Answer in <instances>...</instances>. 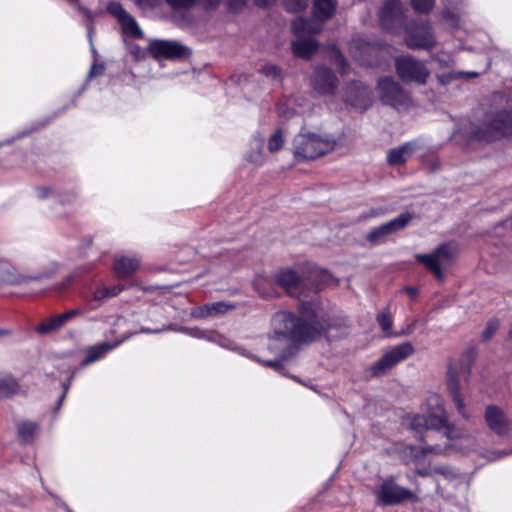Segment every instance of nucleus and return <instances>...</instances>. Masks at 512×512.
<instances>
[{"mask_svg":"<svg viewBox=\"0 0 512 512\" xmlns=\"http://www.w3.org/2000/svg\"><path fill=\"white\" fill-rule=\"evenodd\" d=\"M412 496V492L394 484L393 481H384L378 493V498L385 505H393Z\"/></svg>","mask_w":512,"mask_h":512,"instance_id":"nucleus-22","label":"nucleus"},{"mask_svg":"<svg viewBox=\"0 0 512 512\" xmlns=\"http://www.w3.org/2000/svg\"><path fill=\"white\" fill-rule=\"evenodd\" d=\"M274 280L288 293H292V291L298 287L301 278L295 270L284 268L276 272Z\"/></svg>","mask_w":512,"mask_h":512,"instance_id":"nucleus-29","label":"nucleus"},{"mask_svg":"<svg viewBox=\"0 0 512 512\" xmlns=\"http://www.w3.org/2000/svg\"><path fill=\"white\" fill-rule=\"evenodd\" d=\"M411 49L430 50L436 45V40L429 24H422L409 31L405 38Z\"/></svg>","mask_w":512,"mask_h":512,"instance_id":"nucleus-16","label":"nucleus"},{"mask_svg":"<svg viewBox=\"0 0 512 512\" xmlns=\"http://www.w3.org/2000/svg\"><path fill=\"white\" fill-rule=\"evenodd\" d=\"M313 277L318 279V287L319 289L334 284L336 281L334 280L333 276L328 272L327 270L317 268L313 271Z\"/></svg>","mask_w":512,"mask_h":512,"instance_id":"nucleus-36","label":"nucleus"},{"mask_svg":"<svg viewBox=\"0 0 512 512\" xmlns=\"http://www.w3.org/2000/svg\"><path fill=\"white\" fill-rule=\"evenodd\" d=\"M74 280V275H70L68 276L64 281L63 283L61 284V286L58 287V289H64L66 288L68 285H70Z\"/></svg>","mask_w":512,"mask_h":512,"instance_id":"nucleus-57","label":"nucleus"},{"mask_svg":"<svg viewBox=\"0 0 512 512\" xmlns=\"http://www.w3.org/2000/svg\"><path fill=\"white\" fill-rule=\"evenodd\" d=\"M36 193L38 198L44 199L50 195L51 190L48 187H40L37 188Z\"/></svg>","mask_w":512,"mask_h":512,"instance_id":"nucleus-52","label":"nucleus"},{"mask_svg":"<svg viewBox=\"0 0 512 512\" xmlns=\"http://www.w3.org/2000/svg\"><path fill=\"white\" fill-rule=\"evenodd\" d=\"M20 390L17 380L10 374L0 375V399L16 395Z\"/></svg>","mask_w":512,"mask_h":512,"instance_id":"nucleus-33","label":"nucleus"},{"mask_svg":"<svg viewBox=\"0 0 512 512\" xmlns=\"http://www.w3.org/2000/svg\"><path fill=\"white\" fill-rule=\"evenodd\" d=\"M499 328V322L497 320H490L484 331L482 332V339L484 341L489 340Z\"/></svg>","mask_w":512,"mask_h":512,"instance_id":"nucleus-44","label":"nucleus"},{"mask_svg":"<svg viewBox=\"0 0 512 512\" xmlns=\"http://www.w3.org/2000/svg\"><path fill=\"white\" fill-rule=\"evenodd\" d=\"M336 0H314L313 3V20H308L309 23H317L322 26V23L332 18L336 12Z\"/></svg>","mask_w":512,"mask_h":512,"instance_id":"nucleus-26","label":"nucleus"},{"mask_svg":"<svg viewBox=\"0 0 512 512\" xmlns=\"http://www.w3.org/2000/svg\"><path fill=\"white\" fill-rule=\"evenodd\" d=\"M284 144V136L282 129H277L270 137L268 141V149L271 153L277 152L282 148Z\"/></svg>","mask_w":512,"mask_h":512,"instance_id":"nucleus-37","label":"nucleus"},{"mask_svg":"<svg viewBox=\"0 0 512 512\" xmlns=\"http://www.w3.org/2000/svg\"><path fill=\"white\" fill-rule=\"evenodd\" d=\"M511 336H512V331L510 332Z\"/></svg>","mask_w":512,"mask_h":512,"instance_id":"nucleus-63","label":"nucleus"},{"mask_svg":"<svg viewBox=\"0 0 512 512\" xmlns=\"http://www.w3.org/2000/svg\"><path fill=\"white\" fill-rule=\"evenodd\" d=\"M91 31H92V29H91V27L89 26V27H88V35H89V37H91Z\"/></svg>","mask_w":512,"mask_h":512,"instance_id":"nucleus-61","label":"nucleus"},{"mask_svg":"<svg viewBox=\"0 0 512 512\" xmlns=\"http://www.w3.org/2000/svg\"><path fill=\"white\" fill-rule=\"evenodd\" d=\"M150 54L156 58L178 59L190 55V49L179 42L171 40H151L148 45Z\"/></svg>","mask_w":512,"mask_h":512,"instance_id":"nucleus-11","label":"nucleus"},{"mask_svg":"<svg viewBox=\"0 0 512 512\" xmlns=\"http://www.w3.org/2000/svg\"><path fill=\"white\" fill-rule=\"evenodd\" d=\"M395 69L399 78L405 83L424 85L430 75L425 63L410 55H402L395 59Z\"/></svg>","mask_w":512,"mask_h":512,"instance_id":"nucleus-8","label":"nucleus"},{"mask_svg":"<svg viewBox=\"0 0 512 512\" xmlns=\"http://www.w3.org/2000/svg\"><path fill=\"white\" fill-rule=\"evenodd\" d=\"M312 86L322 96H334L338 89V79L328 67L318 66L313 73Z\"/></svg>","mask_w":512,"mask_h":512,"instance_id":"nucleus-13","label":"nucleus"},{"mask_svg":"<svg viewBox=\"0 0 512 512\" xmlns=\"http://www.w3.org/2000/svg\"><path fill=\"white\" fill-rule=\"evenodd\" d=\"M166 329L176 330V328L169 326L168 328H163V329H158V330H150L147 328H142L141 332H143V333H159ZM177 331L183 332V333H185L189 336H192L194 338L207 339L209 341L217 343L218 345H220L224 348H228V349H232V350L236 349V347L233 345V343L229 339L225 338L224 336L213 334L212 332H208L205 330H201L198 327H193V328L181 327V328L177 329Z\"/></svg>","mask_w":512,"mask_h":512,"instance_id":"nucleus-20","label":"nucleus"},{"mask_svg":"<svg viewBox=\"0 0 512 512\" xmlns=\"http://www.w3.org/2000/svg\"><path fill=\"white\" fill-rule=\"evenodd\" d=\"M301 317L288 311H279L272 317L273 332L269 338L268 349L278 355L280 359L261 361L256 356L246 353L243 348H236L240 354L260 362L276 371H281V360L289 359L294 354V342L313 341L322 333L330 331L337 326L321 304L316 300L303 301L300 305Z\"/></svg>","mask_w":512,"mask_h":512,"instance_id":"nucleus-1","label":"nucleus"},{"mask_svg":"<svg viewBox=\"0 0 512 512\" xmlns=\"http://www.w3.org/2000/svg\"><path fill=\"white\" fill-rule=\"evenodd\" d=\"M417 148V143L414 141L393 148L387 153V161L390 165H401L411 157Z\"/></svg>","mask_w":512,"mask_h":512,"instance_id":"nucleus-28","label":"nucleus"},{"mask_svg":"<svg viewBox=\"0 0 512 512\" xmlns=\"http://www.w3.org/2000/svg\"><path fill=\"white\" fill-rule=\"evenodd\" d=\"M377 322L383 332H385L388 335H392V333H391L392 315L388 308H385L381 312L378 313ZM413 326H414V324L409 326V328L407 330H403L401 332L394 333L393 336L399 337V336H403V335H409L413 331Z\"/></svg>","mask_w":512,"mask_h":512,"instance_id":"nucleus-31","label":"nucleus"},{"mask_svg":"<svg viewBox=\"0 0 512 512\" xmlns=\"http://www.w3.org/2000/svg\"><path fill=\"white\" fill-rule=\"evenodd\" d=\"M435 0H411L413 9L418 13H428L432 10Z\"/></svg>","mask_w":512,"mask_h":512,"instance_id":"nucleus-38","label":"nucleus"},{"mask_svg":"<svg viewBox=\"0 0 512 512\" xmlns=\"http://www.w3.org/2000/svg\"><path fill=\"white\" fill-rule=\"evenodd\" d=\"M106 286L96 285L95 287H84L80 292V296L86 303L88 311L98 309L103 300L107 298Z\"/></svg>","mask_w":512,"mask_h":512,"instance_id":"nucleus-25","label":"nucleus"},{"mask_svg":"<svg viewBox=\"0 0 512 512\" xmlns=\"http://www.w3.org/2000/svg\"><path fill=\"white\" fill-rule=\"evenodd\" d=\"M412 215L410 213H402L396 218L390 220L387 223H384L375 229L371 230L366 239L369 243L376 245L382 243L385 238L395 233L398 230L403 229L408 223L411 221Z\"/></svg>","mask_w":512,"mask_h":512,"instance_id":"nucleus-12","label":"nucleus"},{"mask_svg":"<svg viewBox=\"0 0 512 512\" xmlns=\"http://www.w3.org/2000/svg\"><path fill=\"white\" fill-rule=\"evenodd\" d=\"M248 0H228L227 6L231 12L241 11L247 4Z\"/></svg>","mask_w":512,"mask_h":512,"instance_id":"nucleus-45","label":"nucleus"},{"mask_svg":"<svg viewBox=\"0 0 512 512\" xmlns=\"http://www.w3.org/2000/svg\"><path fill=\"white\" fill-rule=\"evenodd\" d=\"M415 349L410 342H403L391 347L382 357L370 367L371 375L379 377L391 368L413 355Z\"/></svg>","mask_w":512,"mask_h":512,"instance_id":"nucleus-9","label":"nucleus"},{"mask_svg":"<svg viewBox=\"0 0 512 512\" xmlns=\"http://www.w3.org/2000/svg\"><path fill=\"white\" fill-rule=\"evenodd\" d=\"M321 30L320 24L309 23L303 18L295 19L292 22V31L297 39L292 42L293 54L301 58H310L318 48V43L312 36Z\"/></svg>","mask_w":512,"mask_h":512,"instance_id":"nucleus-6","label":"nucleus"},{"mask_svg":"<svg viewBox=\"0 0 512 512\" xmlns=\"http://www.w3.org/2000/svg\"><path fill=\"white\" fill-rule=\"evenodd\" d=\"M78 9L87 19H92L93 18V13L90 12L88 9L84 8L81 5H78Z\"/></svg>","mask_w":512,"mask_h":512,"instance_id":"nucleus-56","label":"nucleus"},{"mask_svg":"<svg viewBox=\"0 0 512 512\" xmlns=\"http://www.w3.org/2000/svg\"><path fill=\"white\" fill-rule=\"evenodd\" d=\"M84 310L80 308L69 309L61 314L53 315L43 320L36 328L39 334L47 335L59 331L66 323L72 319L82 316Z\"/></svg>","mask_w":512,"mask_h":512,"instance_id":"nucleus-18","label":"nucleus"},{"mask_svg":"<svg viewBox=\"0 0 512 512\" xmlns=\"http://www.w3.org/2000/svg\"><path fill=\"white\" fill-rule=\"evenodd\" d=\"M38 425L35 422L24 421L18 425V435L23 443H30L38 433Z\"/></svg>","mask_w":512,"mask_h":512,"instance_id":"nucleus-34","label":"nucleus"},{"mask_svg":"<svg viewBox=\"0 0 512 512\" xmlns=\"http://www.w3.org/2000/svg\"><path fill=\"white\" fill-rule=\"evenodd\" d=\"M457 253V245L454 242H448L439 245L432 253L416 254L415 259L441 280L442 269L451 264Z\"/></svg>","mask_w":512,"mask_h":512,"instance_id":"nucleus-7","label":"nucleus"},{"mask_svg":"<svg viewBox=\"0 0 512 512\" xmlns=\"http://www.w3.org/2000/svg\"><path fill=\"white\" fill-rule=\"evenodd\" d=\"M505 226L511 228L512 227V220H506L504 223H503Z\"/></svg>","mask_w":512,"mask_h":512,"instance_id":"nucleus-60","label":"nucleus"},{"mask_svg":"<svg viewBox=\"0 0 512 512\" xmlns=\"http://www.w3.org/2000/svg\"><path fill=\"white\" fill-rule=\"evenodd\" d=\"M274 279L258 275L254 280V288L258 292V294L263 298H272L276 295V292L273 288Z\"/></svg>","mask_w":512,"mask_h":512,"instance_id":"nucleus-32","label":"nucleus"},{"mask_svg":"<svg viewBox=\"0 0 512 512\" xmlns=\"http://www.w3.org/2000/svg\"><path fill=\"white\" fill-rule=\"evenodd\" d=\"M419 473H420L422 476H425V475L427 474L426 472H422V471H420Z\"/></svg>","mask_w":512,"mask_h":512,"instance_id":"nucleus-62","label":"nucleus"},{"mask_svg":"<svg viewBox=\"0 0 512 512\" xmlns=\"http://www.w3.org/2000/svg\"><path fill=\"white\" fill-rule=\"evenodd\" d=\"M221 1L222 0H199L198 3L206 9H214L220 4Z\"/></svg>","mask_w":512,"mask_h":512,"instance_id":"nucleus-50","label":"nucleus"},{"mask_svg":"<svg viewBox=\"0 0 512 512\" xmlns=\"http://www.w3.org/2000/svg\"><path fill=\"white\" fill-rule=\"evenodd\" d=\"M377 89L384 104L399 109L406 107L410 102L408 93L392 77L381 78L378 81Z\"/></svg>","mask_w":512,"mask_h":512,"instance_id":"nucleus-10","label":"nucleus"},{"mask_svg":"<svg viewBox=\"0 0 512 512\" xmlns=\"http://www.w3.org/2000/svg\"><path fill=\"white\" fill-rule=\"evenodd\" d=\"M107 10L118 20L125 36L131 38H143V32L137 21L124 10L121 4L112 2L108 5Z\"/></svg>","mask_w":512,"mask_h":512,"instance_id":"nucleus-15","label":"nucleus"},{"mask_svg":"<svg viewBox=\"0 0 512 512\" xmlns=\"http://www.w3.org/2000/svg\"><path fill=\"white\" fill-rule=\"evenodd\" d=\"M447 386L458 413L463 418L468 419L469 415L466 412L465 403L460 394L459 382L456 376V371L451 366L448 368L447 372Z\"/></svg>","mask_w":512,"mask_h":512,"instance_id":"nucleus-27","label":"nucleus"},{"mask_svg":"<svg viewBox=\"0 0 512 512\" xmlns=\"http://www.w3.org/2000/svg\"><path fill=\"white\" fill-rule=\"evenodd\" d=\"M103 72H104V66L101 64H95L91 67L88 76L91 78L94 76L101 75Z\"/></svg>","mask_w":512,"mask_h":512,"instance_id":"nucleus-51","label":"nucleus"},{"mask_svg":"<svg viewBox=\"0 0 512 512\" xmlns=\"http://www.w3.org/2000/svg\"><path fill=\"white\" fill-rule=\"evenodd\" d=\"M123 340L114 341V342H102L93 346L87 347L85 352V358L81 362V366L85 367L94 362L99 361L104 358L110 351L118 347Z\"/></svg>","mask_w":512,"mask_h":512,"instance_id":"nucleus-23","label":"nucleus"},{"mask_svg":"<svg viewBox=\"0 0 512 512\" xmlns=\"http://www.w3.org/2000/svg\"><path fill=\"white\" fill-rule=\"evenodd\" d=\"M344 100L357 109L366 110L372 103L371 91L361 82H352L345 88Z\"/></svg>","mask_w":512,"mask_h":512,"instance_id":"nucleus-17","label":"nucleus"},{"mask_svg":"<svg viewBox=\"0 0 512 512\" xmlns=\"http://www.w3.org/2000/svg\"><path fill=\"white\" fill-rule=\"evenodd\" d=\"M435 471L440 473V474H442V475H444L447 478L454 476V473L449 468H447V467L436 468Z\"/></svg>","mask_w":512,"mask_h":512,"instance_id":"nucleus-55","label":"nucleus"},{"mask_svg":"<svg viewBox=\"0 0 512 512\" xmlns=\"http://www.w3.org/2000/svg\"><path fill=\"white\" fill-rule=\"evenodd\" d=\"M405 292L412 298L416 297L418 294V290L415 287H406Z\"/></svg>","mask_w":512,"mask_h":512,"instance_id":"nucleus-58","label":"nucleus"},{"mask_svg":"<svg viewBox=\"0 0 512 512\" xmlns=\"http://www.w3.org/2000/svg\"><path fill=\"white\" fill-rule=\"evenodd\" d=\"M132 1L138 7L142 8V9L154 8L160 3V0H132Z\"/></svg>","mask_w":512,"mask_h":512,"instance_id":"nucleus-46","label":"nucleus"},{"mask_svg":"<svg viewBox=\"0 0 512 512\" xmlns=\"http://www.w3.org/2000/svg\"><path fill=\"white\" fill-rule=\"evenodd\" d=\"M352 57L361 65L381 67L389 64L390 47L382 44H372L363 37L355 38L350 43Z\"/></svg>","mask_w":512,"mask_h":512,"instance_id":"nucleus-5","label":"nucleus"},{"mask_svg":"<svg viewBox=\"0 0 512 512\" xmlns=\"http://www.w3.org/2000/svg\"><path fill=\"white\" fill-rule=\"evenodd\" d=\"M380 24L383 29L397 32L403 24V4L400 0L387 1L379 13Z\"/></svg>","mask_w":512,"mask_h":512,"instance_id":"nucleus-14","label":"nucleus"},{"mask_svg":"<svg viewBox=\"0 0 512 512\" xmlns=\"http://www.w3.org/2000/svg\"><path fill=\"white\" fill-rule=\"evenodd\" d=\"M254 4L259 7H268L273 5L277 0H253Z\"/></svg>","mask_w":512,"mask_h":512,"instance_id":"nucleus-54","label":"nucleus"},{"mask_svg":"<svg viewBox=\"0 0 512 512\" xmlns=\"http://www.w3.org/2000/svg\"><path fill=\"white\" fill-rule=\"evenodd\" d=\"M233 308L234 305L230 304V302L227 301L214 302L210 304H205L203 306L195 307L191 311V317L195 319H204L207 317L225 314L226 312Z\"/></svg>","mask_w":512,"mask_h":512,"instance_id":"nucleus-24","label":"nucleus"},{"mask_svg":"<svg viewBox=\"0 0 512 512\" xmlns=\"http://www.w3.org/2000/svg\"><path fill=\"white\" fill-rule=\"evenodd\" d=\"M285 7L290 12H300L308 6V0H285Z\"/></svg>","mask_w":512,"mask_h":512,"instance_id":"nucleus-40","label":"nucleus"},{"mask_svg":"<svg viewBox=\"0 0 512 512\" xmlns=\"http://www.w3.org/2000/svg\"><path fill=\"white\" fill-rule=\"evenodd\" d=\"M485 423L488 428L499 436L508 434L510 430V419L503 409L496 405H489L485 409Z\"/></svg>","mask_w":512,"mask_h":512,"instance_id":"nucleus-19","label":"nucleus"},{"mask_svg":"<svg viewBox=\"0 0 512 512\" xmlns=\"http://www.w3.org/2000/svg\"><path fill=\"white\" fill-rule=\"evenodd\" d=\"M472 137L480 141H492L512 136V111H498L485 115L483 123L472 130Z\"/></svg>","mask_w":512,"mask_h":512,"instance_id":"nucleus-4","label":"nucleus"},{"mask_svg":"<svg viewBox=\"0 0 512 512\" xmlns=\"http://www.w3.org/2000/svg\"><path fill=\"white\" fill-rule=\"evenodd\" d=\"M130 53L133 55V57L136 60H141V59L145 58L147 52L145 49L141 48L140 46L134 45L130 48Z\"/></svg>","mask_w":512,"mask_h":512,"instance_id":"nucleus-47","label":"nucleus"},{"mask_svg":"<svg viewBox=\"0 0 512 512\" xmlns=\"http://www.w3.org/2000/svg\"><path fill=\"white\" fill-rule=\"evenodd\" d=\"M277 113L279 117L287 120L292 118L296 114V111L290 107L288 102H283L278 104Z\"/></svg>","mask_w":512,"mask_h":512,"instance_id":"nucleus-42","label":"nucleus"},{"mask_svg":"<svg viewBox=\"0 0 512 512\" xmlns=\"http://www.w3.org/2000/svg\"><path fill=\"white\" fill-rule=\"evenodd\" d=\"M478 76H479V73H477V72H458L455 75L456 78H475Z\"/></svg>","mask_w":512,"mask_h":512,"instance_id":"nucleus-53","label":"nucleus"},{"mask_svg":"<svg viewBox=\"0 0 512 512\" xmlns=\"http://www.w3.org/2000/svg\"><path fill=\"white\" fill-rule=\"evenodd\" d=\"M329 60L334 65H336L338 67L339 72L342 75H345L348 73L349 67H348L347 61L337 47H335V46L331 47V49L329 51Z\"/></svg>","mask_w":512,"mask_h":512,"instance_id":"nucleus-35","label":"nucleus"},{"mask_svg":"<svg viewBox=\"0 0 512 512\" xmlns=\"http://www.w3.org/2000/svg\"><path fill=\"white\" fill-rule=\"evenodd\" d=\"M51 274L47 272H39L33 275L16 274L11 264L5 260H0V282L9 284H21L31 281H42L50 278Z\"/></svg>","mask_w":512,"mask_h":512,"instance_id":"nucleus-21","label":"nucleus"},{"mask_svg":"<svg viewBox=\"0 0 512 512\" xmlns=\"http://www.w3.org/2000/svg\"><path fill=\"white\" fill-rule=\"evenodd\" d=\"M140 260L135 256H119L114 261V271L119 277H126L135 272Z\"/></svg>","mask_w":512,"mask_h":512,"instance_id":"nucleus-30","label":"nucleus"},{"mask_svg":"<svg viewBox=\"0 0 512 512\" xmlns=\"http://www.w3.org/2000/svg\"><path fill=\"white\" fill-rule=\"evenodd\" d=\"M336 139L326 133L300 132L293 139V155L298 161L314 160L334 150Z\"/></svg>","mask_w":512,"mask_h":512,"instance_id":"nucleus-3","label":"nucleus"},{"mask_svg":"<svg viewBox=\"0 0 512 512\" xmlns=\"http://www.w3.org/2000/svg\"><path fill=\"white\" fill-rule=\"evenodd\" d=\"M443 16L444 18L450 20L453 25H458V20H454L453 16L448 10L443 12Z\"/></svg>","mask_w":512,"mask_h":512,"instance_id":"nucleus-59","label":"nucleus"},{"mask_svg":"<svg viewBox=\"0 0 512 512\" xmlns=\"http://www.w3.org/2000/svg\"><path fill=\"white\" fill-rule=\"evenodd\" d=\"M124 287L122 285H114L112 287H106V294L108 297H114L120 294L123 291Z\"/></svg>","mask_w":512,"mask_h":512,"instance_id":"nucleus-49","label":"nucleus"},{"mask_svg":"<svg viewBox=\"0 0 512 512\" xmlns=\"http://www.w3.org/2000/svg\"><path fill=\"white\" fill-rule=\"evenodd\" d=\"M199 0H166L167 4L174 10H184L197 4Z\"/></svg>","mask_w":512,"mask_h":512,"instance_id":"nucleus-39","label":"nucleus"},{"mask_svg":"<svg viewBox=\"0 0 512 512\" xmlns=\"http://www.w3.org/2000/svg\"><path fill=\"white\" fill-rule=\"evenodd\" d=\"M433 60L439 63L440 67L446 68L453 65L454 60L450 54L441 52L433 56Z\"/></svg>","mask_w":512,"mask_h":512,"instance_id":"nucleus-43","label":"nucleus"},{"mask_svg":"<svg viewBox=\"0 0 512 512\" xmlns=\"http://www.w3.org/2000/svg\"><path fill=\"white\" fill-rule=\"evenodd\" d=\"M260 72L272 79H278L281 76V70L277 65L265 64L260 68Z\"/></svg>","mask_w":512,"mask_h":512,"instance_id":"nucleus-41","label":"nucleus"},{"mask_svg":"<svg viewBox=\"0 0 512 512\" xmlns=\"http://www.w3.org/2000/svg\"><path fill=\"white\" fill-rule=\"evenodd\" d=\"M426 405L424 414L408 418L409 428L424 442L421 446L423 453H443L450 447L462 452L476 449L477 441L473 435L447 424L443 401L438 395L430 396Z\"/></svg>","mask_w":512,"mask_h":512,"instance_id":"nucleus-2","label":"nucleus"},{"mask_svg":"<svg viewBox=\"0 0 512 512\" xmlns=\"http://www.w3.org/2000/svg\"><path fill=\"white\" fill-rule=\"evenodd\" d=\"M72 377H73V375L70 376L68 383H64L62 385L63 391H62V394L60 395V397L58 399V403H57V407H56L57 410L60 409V406L62 405V403H63V401H64V399L66 397V394H67L68 389L70 387V382L72 380Z\"/></svg>","mask_w":512,"mask_h":512,"instance_id":"nucleus-48","label":"nucleus"}]
</instances>
